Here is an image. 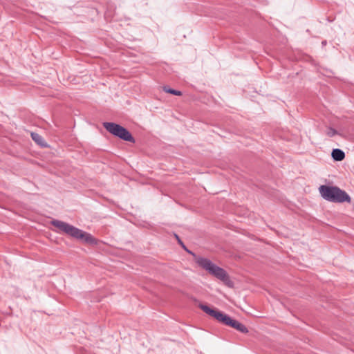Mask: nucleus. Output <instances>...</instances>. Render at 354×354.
Wrapping results in <instances>:
<instances>
[{"label": "nucleus", "mask_w": 354, "mask_h": 354, "mask_svg": "<svg viewBox=\"0 0 354 354\" xmlns=\"http://www.w3.org/2000/svg\"><path fill=\"white\" fill-rule=\"evenodd\" d=\"M50 223L54 227L59 229V231L71 236L73 238L80 239L84 243L91 245H95L97 243V239L91 234L85 232L66 222L59 220H53Z\"/></svg>", "instance_id": "obj_1"}, {"label": "nucleus", "mask_w": 354, "mask_h": 354, "mask_svg": "<svg viewBox=\"0 0 354 354\" xmlns=\"http://www.w3.org/2000/svg\"><path fill=\"white\" fill-rule=\"evenodd\" d=\"M199 308L205 313L214 317L218 322L226 326H229L242 333H248V330L244 324H241L236 319H232L228 315H226L223 312L216 309H212L208 306L202 304L199 305Z\"/></svg>", "instance_id": "obj_2"}, {"label": "nucleus", "mask_w": 354, "mask_h": 354, "mask_svg": "<svg viewBox=\"0 0 354 354\" xmlns=\"http://www.w3.org/2000/svg\"><path fill=\"white\" fill-rule=\"evenodd\" d=\"M196 262L199 266L208 271L212 276L223 281L226 286L229 287L232 286L233 283L230 279L227 272L222 268L213 263L209 259L203 257H197L196 258Z\"/></svg>", "instance_id": "obj_3"}, {"label": "nucleus", "mask_w": 354, "mask_h": 354, "mask_svg": "<svg viewBox=\"0 0 354 354\" xmlns=\"http://www.w3.org/2000/svg\"><path fill=\"white\" fill-rule=\"evenodd\" d=\"M321 196L333 203L351 202L350 196L337 186L321 185L319 188Z\"/></svg>", "instance_id": "obj_4"}, {"label": "nucleus", "mask_w": 354, "mask_h": 354, "mask_svg": "<svg viewBox=\"0 0 354 354\" xmlns=\"http://www.w3.org/2000/svg\"><path fill=\"white\" fill-rule=\"evenodd\" d=\"M103 127L107 131L113 136H117L124 141H128L133 143L135 142V139L131 133L127 129L120 126V124L114 122H106L103 123Z\"/></svg>", "instance_id": "obj_5"}, {"label": "nucleus", "mask_w": 354, "mask_h": 354, "mask_svg": "<svg viewBox=\"0 0 354 354\" xmlns=\"http://www.w3.org/2000/svg\"><path fill=\"white\" fill-rule=\"evenodd\" d=\"M331 156L335 161H342L345 158V153L342 150L339 149H334L332 151Z\"/></svg>", "instance_id": "obj_6"}, {"label": "nucleus", "mask_w": 354, "mask_h": 354, "mask_svg": "<svg viewBox=\"0 0 354 354\" xmlns=\"http://www.w3.org/2000/svg\"><path fill=\"white\" fill-rule=\"evenodd\" d=\"M32 139L39 145L41 147L46 146L43 138L38 133L32 132L31 134Z\"/></svg>", "instance_id": "obj_7"}, {"label": "nucleus", "mask_w": 354, "mask_h": 354, "mask_svg": "<svg viewBox=\"0 0 354 354\" xmlns=\"http://www.w3.org/2000/svg\"><path fill=\"white\" fill-rule=\"evenodd\" d=\"M163 91L166 93L174 95H182V92L178 90H175L171 88H169L168 86H164Z\"/></svg>", "instance_id": "obj_8"}, {"label": "nucleus", "mask_w": 354, "mask_h": 354, "mask_svg": "<svg viewBox=\"0 0 354 354\" xmlns=\"http://www.w3.org/2000/svg\"><path fill=\"white\" fill-rule=\"evenodd\" d=\"M338 134V132L332 127H328L326 131V135L329 137H333L335 135Z\"/></svg>", "instance_id": "obj_9"}, {"label": "nucleus", "mask_w": 354, "mask_h": 354, "mask_svg": "<svg viewBox=\"0 0 354 354\" xmlns=\"http://www.w3.org/2000/svg\"><path fill=\"white\" fill-rule=\"evenodd\" d=\"M175 236L177 239L178 243L187 251L188 253L192 254V255L195 256L194 253H193L192 252H191V251H189V250L186 249V248L184 245L183 243L182 242V241L180 239L179 236L177 234H175Z\"/></svg>", "instance_id": "obj_10"}, {"label": "nucleus", "mask_w": 354, "mask_h": 354, "mask_svg": "<svg viewBox=\"0 0 354 354\" xmlns=\"http://www.w3.org/2000/svg\"><path fill=\"white\" fill-rule=\"evenodd\" d=\"M322 44L323 46H325L326 44V40L323 41L322 42Z\"/></svg>", "instance_id": "obj_11"}]
</instances>
